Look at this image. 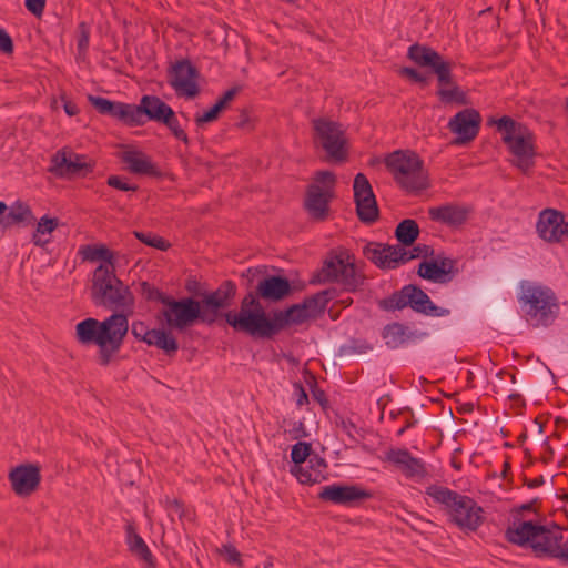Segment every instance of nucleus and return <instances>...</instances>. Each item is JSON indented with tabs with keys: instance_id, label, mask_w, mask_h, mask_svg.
<instances>
[{
	"instance_id": "1",
	"label": "nucleus",
	"mask_w": 568,
	"mask_h": 568,
	"mask_svg": "<svg viewBox=\"0 0 568 568\" xmlns=\"http://www.w3.org/2000/svg\"><path fill=\"white\" fill-rule=\"evenodd\" d=\"M124 322L120 314H111L103 321L84 318L75 325V339L83 346L97 345V363L106 367L118 356L128 335L129 324Z\"/></svg>"
},
{
	"instance_id": "2",
	"label": "nucleus",
	"mask_w": 568,
	"mask_h": 568,
	"mask_svg": "<svg viewBox=\"0 0 568 568\" xmlns=\"http://www.w3.org/2000/svg\"><path fill=\"white\" fill-rule=\"evenodd\" d=\"M505 538L513 545L529 546L537 557L566 561L568 544L562 545L564 535L556 524L546 526L518 519L507 527Z\"/></svg>"
},
{
	"instance_id": "3",
	"label": "nucleus",
	"mask_w": 568,
	"mask_h": 568,
	"mask_svg": "<svg viewBox=\"0 0 568 568\" xmlns=\"http://www.w3.org/2000/svg\"><path fill=\"white\" fill-rule=\"evenodd\" d=\"M90 295L93 304L124 316V324L134 313L135 298L130 287L115 274L114 267L100 264L93 272Z\"/></svg>"
},
{
	"instance_id": "4",
	"label": "nucleus",
	"mask_w": 568,
	"mask_h": 568,
	"mask_svg": "<svg viewBox=\"0 0 568 568\" xmlns=\"http://www.w3.org/2000/svg\"><path fill=\"white\" fill-rule=\"evenodd\" d=\"M243 277L248 278V284H252L257 280L255 291H250L241 301L240 312H226L224 313L225 322L239 333H245L242 326H239V318L246 317L247 314H254L257 312L258 306L251 305L250 298H254V302H260V298L271 302H277L287 296L291 292L290 281L280 275H264L260 268H247L242 274Z\"/></svg>"
},
{
	"instance_id": "5",
	"label": "nucleus",
	"mask_w": 568,
	"mask_h": 568,
	"mask_svg": "<svg viewBox=\"0 0 568 568\" xmlns=\"http://www.w3.org/2000/svg\"><path fill=\"white\" fill-rule=\"evenodd\" d=\"M251 305L258 306L257 312L239 318V326L245 329V334L253 337L272 338L290 325H300L311 318L302 303L293 304L286 310H277L266 314L261 302L250 298Z\"/></svg>"
},
{
	"instance_id": "6",
	"label": "nucleus",
	"mask_w": 568,
	"mask_h": 568,
	"mask_svg": "<svg viewBox=\"0 0 568 568\" xmlns=\"http://www.w3.org/2000/svg\"><path fill=\"white\" fill-rule=\"evenodd\" d=\"M426 495L442 506L448 520L464 531H476L484 523V509L471 497L448 487L430 485Z\"/></svg>"
},
{
	"instance_id": "7",
	"label": "nucleus",
	"mask_w": 568,
	"mask_h": 568,
	"mask_svg": "<svg viewBox=\"0 0 568 568\" xmlns=\"http://www.w3.org/2000/svg\"><path fill=\"white\" fill-rule=\"evenodd\" d=\"M385 166L406 193L417 194L430 186L423 159L412 150H396L385 158Z\"/></svg>"
},
{
	"instance_id": "8",
	"label": "nucleus",
	"mask_w": 568,
	"mask_h": 568,
	"mask_svg": "<svg viewBox=\"0 0 568 568\" xmlns=\"http://www.w3.org/2000/svg\"><path fill=\"white\" fill-rule=\"evenodd\" d=\"M365 280L366 276L355 264V256L348 250L338 247L327 253L321 271L311 283H337L346 292L354 293L362 290Z\"/></svg>"
},
{
	"instance_id": "9",
	"label": "nucleus",
	"mask_w": 568,
	"mask_h": 568,
	"mask_svg": "<svg viewBox=\"0 0 568 568\" xmlns=\"http://www.w3.org/2000/svg\"><path fill=\"white\" fill-rule=\"evenodd\" d=\"M518 302L527 322L534 327L551 325L559 314L557 297L546 286L521 283Z\"/></svg>"
},
{
	"instance_id": "10",
	"label": "nucleus",
	"mask_w": 568,
	"mask_h": 568,
	"mask_svg": "<svg viewBox=\"0 0 568 568\" xmlns=\"http://www.w3.org/2000/svg\"><path fill=\"white\" fill-rule=\"evenodd\" d=\"M148 121L165 125L174 138L189 144L190 140L187 134L181 128L175 112L156 95L145 94L140 99L138 105L133 104L132 126L144 125Z\"/></svg>"
},
{
	"instance_id": "11",
	"label": "nucleus",
	"mask_w": 568,
	"mask_h": 568,
	"mask_svg": "<svg viewBox=\"0 0 568 568\" xmlns=\"http://www.w3.org/2000/svg\"><path fill=\"white\" fill-rule=\"evenodd\" d=\"M336 176L332 171H316L313 182L305 189L303 207L310 219L325 222L331 214V202L335 197Z\"/></svg>"
},
{
	"instance_id": "12",
	"label": "nucleus",
	"mask_w": 568,
	"mask_h": 568,
	"mask_svg": "<svg viewBox=\"0 0 568 568\" xmlns=\"http://www.w3.org/2000/svg\"><path fill=\"white\" fill-rule=\"evenodd\" d=\"M363 255L378 268L395 270L398 266L420 256L425 258L433 256L434 248L430 245L418 244L412 250H406L400 245L368 242L363 247Z\"/></svg>"
},
{
	"instance_id": "13",
	"label": "nucleus",
	"mask_w": 568,
	"mask_h": 568,
	"mask_svg": "<svg viewBox=\"0 0 568 568\" xmlns=\"http://www.w3.org/2000/svg\"><path fill=\"white\" fill-rule=\"evenodd\" d=\"M378 306L387 312L410 307L416 313L433 317H444L450 314L448 308L435 305L426 292L415 284H407L395 291L388 297L381 300Z\"/></svg>"
},
{
	"instance_id": "14",
	"label": "nucleus",
	"mask_w": 568,
	"mask_h": 568,
	"mask_svg": "<svg viewBox=\"0 0 568 568\" xmlns=\"http://www.w3.org/2000/svg\"><path fill=\"white\" fill-rule=\"evenodd\" d=\"M161 315L170 328L180 332L196 322L206 324V316L201 310V303L193 297L174 300L170 296L161 311Z\"/></svg>"
},
{
	"instance_id": "15",
	"label": "nucleus",
	"mask_w": 568,
	"mask_h": 568,
	"mask_svg": "<svg viewBox=\"0 0 568 568\" xmlns=\"http://www.w3.org/2000/svg\"><path fill=\"white\" fill-rule=\"evenodd\" d=\"M315 136L327 154V161L342 163L347 160L346 136L342 125L327 119L313 120Z\"/></svg>"
},
{
	"instance_id": "16",
	"label": "nucleus",
	"mask_w": 568,
	"mask_h": 568,
	"mask_svg": "<svg viewBox=\"0 0 568 568\" xmlns=\"http://www.w3.org/2000/svg\"><path fill=\"white\" fill-rule=\"evenodd\" d=\"M94 162L84 154L74 153L71 150L62 149L51 158L49 172L55 176H87L92 173Z\"/></svg>"
},
{
	"instance_id": "17",
	"label": "nucleus",
	"mask_w": 568,
	"mask_h": 568,
	"mask_svg": "<svg viewBox=\"0 0 568 568\" xmlns=\"http://www.w3.org/2000/svg\"><path fill=\"white\" fill-rule=\"evenodd\" d=\"M353 190L358 220L368 225L375 223L379 217V210L372 185L364 173L355 175Z\"/></svg>"
},
{
	"instance_id": "18",
	"label": "nucleus",
	"mask_w": 568,
	"mask_h": 568,
	"mask_svg": "<svg viewBox=\"0 0 568 568\" xmlns=\"http://www.w3.org/2000/svg\"><path fill=\"white\" fill-rule=\"evenodd\" d=\"M503 141L515 156L514 164L519 170L527 172L534 166L536 138L528 128L519 129L516 135H504Z\"/></svg>"
},
{
	"instance_id": "19",
	"label": "nucleus",
	"mask_w": 568,
	"mask_h": 568,
	"mask_svg": "<svg viewBox=\"0 0 568 568\" xmlns=\"http://www.w3.org/2000/svg\"><path fill=\"white\" fill-rule=\"evenodd\" d=\"M236 291V284L231 280H226L215 291L203 295L200 303L201 310L206 316V325H213L221 315L220 310L226 308L232 304Z\"/></svg>"
},
{
	"instance_id": "20",
	"label": "nucleus",
	"mask_w": 568,
	"mask_h": 568,
	"mask_svg": "<svg viewBox=\"0 0 568 568\" xmlns=\"http://www.w3.org/2000/svg\"><path fill=\"white\" fill-rule=\"evenodd\" d=\"M199 77V70L190 62V60L184 59L172 65L169 83L179 97L192 99L200 92L197 84Z\"/></svg>"
},
{
	"instance_id": "21",
	"label": "nucleus",
	"mask_w": 568,
	"mask_h": 568,
	"mask_svg": "<svg viewBox=\"0 0 568 568\" xmlns=\"http://www.w3.org/2000/svg\"><path fill=\"white\" fill-rule=\"evenodd\" d=\"M407 57L422 68H429L438 82H447L449 67L453 62L445 60L442 54L430 47L414 43L408 48Z\"/></svg>"
},
{
	"instance_id": "22",
	"label": "nucleus",
	"mask_w": 568,
	"mask_h": 568,
	"mask_svg": "<svg viewBox=\"0 0 568 568\" xmlns=\"http://www.w3.org/2000/svg\"><path fill=\"white\" fill-rule=\"evenodd\" d=\"M41 478V467L33 463L20 464L8 474L12 491L21 498L29 497L36 493L40 486Z\"/></svg>"
},
{
	"instance_id": "23",
	"label": "nucleus",
	"mask_w": 568,
	"mask_h": 568,
	"mask_svg": "<svg viewBox=\"0 0 568 568\" xmlns=\"http://www.w3.org/2000/svg\"><path fill=\"white\" fill-rule=\"evenodd\" d=\"M457 261L438 254L432 261H423L419 263L417 274L419 277L433 283L446 284L454 280L458 274L456 267Z\"/></svg>"
},
{
	"instance_id": "24",
	"label": "nucleus",
	"mask_w": 568,
	"mask_h": 568,
	"mask_svg": "<svg viewBox=\"0 0 568 568\" xmlns=\"http://www.w3.org/2000/svg\"><path fill=\"white\" fill-rule=\"evenodd\" d=\"M385 460L393 464L406 478L422 480L428 476L425 463L405 448L389 449L385 454Z\"/></svg>"
},
{
	"instance_id": "25",
	"label": "nucleus",
	"mask_w": 568,
	"mask_h": 568,
	"mask_svg": "<svg viewBox=\"0 0 568 568\" xmlns=\"http://www.w3.org/2000/svg\"><path fill=\"white\" fill-rule=\"evenodd\" d=\"M481 116L475 109H464L456 113L448 122V128L453 133L458 134L457 144L473 141L480 129Z\"/></svg>"
},
{
	"instance_id": "26",
	"label": "nucleus",
	"mask_w": 568,
	"mask_h": 568,
	"mask_svg": "<svg viewBox=\"0 0 568 568\" xmlns=\"http://www.w3.org/2000/svg\"><path fill=\"white\" fill-rule=\"evenodd\" d=\"M471 213V206L454 202L428 209V216L433 222L444 224L450 229L462 227Z\"/></svg>"
},
{
	"instance_id": "27",
	"label": "nucleus",
	"mask_w": 568,
	"mask_h": 568,
	"mask_svg": "<svg viewBox=\"0 0 568 568\" xmlns=\"http://www.w3.org/2000/svg\"><path fill=\"white\" fill-rule=\"evenodd\" d=\"M372 493L357 485L333 484L318 493V498L336 505H353L356 501L372 498Z\"/></svg>"
},
{
	"instance_id": "28",
	"label": "nucleus",
	"mask_w": 568,
	"mask_h": 568,
	"mask_svg": "<svg viewBox=\"0 0 568 568\" xmlns=\"http://www.w3.org/2000/svg\"><path fill=\"white\" fill-rule=\"evenodd\" d=\"M90 104L102 115H109L132 126V110L133 104L111 101L103 97L88 95Z\"/></svg>"
},
{
	"instance_id": "29",
	"label": "nucleus",
	"mask_w": 568,
	"mask_h": 568,
	"mask_svg": "<svg viewBox=\"0 0 568 568\" xmlns=\"http://www.w3.org/2000/svg\"><path fill=\"white\" fill-rule=\"evenodd\" d=\"M564 213L556 209L542 210L537 220L536 230L540 239L548 243H559V230Z\"/></svg>"
},
{
	"instance_id": "30",
	"label": "nucleus",
	"mask_w": 568,
	"mask_h": 568,
	"mask_svg": "<svg viewBox=\"0 0 568 568\" xmlns=\"http://www.w3.org/2000/svg\"><path fill=\"white\" fill-rule=\"evenodd\" d=\"M121 159L133 174L146 175L158 179L163 176L161 169L154 162H152L149 155L141 151H124Z\"/></svg>"
},
{
	"instance_id": "31",
	"label": "nucleus",
	"mask_w": 568,
	"mask_h": 568,
	"mask_svg": "<svg viewBox=\"0 0 568 568\" xmlns=\"http://www.w3.org/2000/svg\"><path fill=\"white\" fill-rule=\"evenodd\" d=\"M34 221L36 217L30 205L21 200H17L1 216L0 226L2 230H8L14 225H30Z\"/></svg>"
},
{
	"instance_id": "32",
	"label": "nucleus",
	"mask_w": 568,
	"mask_h": 568,
	"mask_svg": "<svg viewBox=\"0 0 568 568\" xmlns=\"http://www.w3.org/2000/svg\"><path fill=\"white\" fill-rule=\"evenodd\" d=\"M308 468L311 473H306L307 475L301 470V466H293L291 473L304 485H314L326 479L327 464L324 458L316 454L311 456L308 458Z\"/></svg>"
},
{
	"instance_id": "33",
	"label": "nucleus",
	"mask_w": 568,
	"mask_h": 568,
	"mask_svg": "<svg viewBox=\"0 0 568 568\" xmlns=\"http://www.w3.org/2000/svg\"><path fill=\"white\" fill-rule=\"evenodd\" d=\"M436 92L439 101L444 104L466 105L468 103L467 94L460 89L453 78V64L449 67V75L447 82H438Z\"/></svg>"
},
{
	"instance_id": "34",
	"label": "nucleus",
	"mask_w": 568,
	"mask_h": 568,
	"mask_svg": "<svg viewBox=\"0 0 568 568\" xmlns=\"http://www.w3.org/2000/svg\"><path fill=\"white\" fill-rule=\"evenodd\" d=\"M126 532V545L132 555L141 559L149 567H154L155 561L154 557L143 540V538L135 531V528L132 524H128L125 527Z\"/></svg>"
},
{
	"instance_id": "35",
	"label": "nucleus",
	"mask_w": 568,
	"mask_h": 568,
	"mask_svg": "<svg viewBox=\"0 0 568 568\" xmlns=\"http://www.w3.org/2000/svg\"><path fill=\"white\" fill-rule=\"evenodd\" d=\"M79 254L82 256V260L95 262L102 261L104 267H114L115 268V254L111 250H109L104 244H88L82 245L79 250Z\"/></svg>"
},
{
	"instance_id": "36",
	"label": "nucleus",
	"mask_w": 568,
	"mask_h": 568,
	"mask_svg": "<svg viewBox=\"0 0 568 568\" xmlns=\"http://www.w3.org/2000/svg\"><path fill=\"white\" fill-rule=\"evenodd\" d=\"M334 288L323 290L312 296L305 297L302 304L311 318H316L318 315L324 313L327 304L334 298Z\"/></svg>"
},
{
	"instance_id": "37",
	"label": "nucleus",
	"mask_w": 568,
	"mask_h": 568,
	"mask_svg": "<svg viewBox=\"0 0 568 568\" xmlns=\"http://www.w3.org/2000/svg\"><path fill=\"white\" fill-rule=\"evenodd\" d=\"M59 225L58 217L43 215L37 223L36 230L32 234V243L41 248H44L51 241L50 235Z\"/></svg>"
},
{
	"instance_id": "38",
	"label": "nucleus",
	"mask_w": 568,
	"mask_h": 568,
	"mask_svg": "<svg viewBox=\"0 0 568 568\" xmlns=\"http://www.w3.org/2000/svg\"><path fill=\"white\" fill-rule=\"evenodd\" d=\"M412 336L408 328L400 323L387 324L382 332V337L385 339V344L390 348H397L407 342Z\"/></svg>"
},
{
	"instance_id": "39",
	"label": "nucleus",
	"mask_w": 568,
	"mask_h": 568,
	"mask_svg": "<svg viewBox=\"0 0 568 568\" xmlns=\"http://www.w3.org/2000/svg\"><path fill=\"white\" fill-rule=\"evenodd\" d=\"M420 233L418 223L413 219H405L399 222L395 229V237L398 245L405 247L410 246L418 239Z\"/></svg>"
},
{
	"instance_id": "40",
	"label": "nucleus",
	"mask_w": 568,
	"mask_h": 568,
	"mask_svg": "<svg viewBox=\"0 0 568 568\" xmlns=\"http://www.w3.org/2000/svg\"><path fill=\"white\" fill-rule=\"evenodd\" d=\"M372 349L373 346L367 341L353 338L339 348V355L345 358L359 357Z\"/></svg>"
},
{
	"instance_id": "41",
	"label": "nucleus",
	"mask_w": 568,
	"mask_h": 568,
	"mask_svg": "<svg viewBox=\"0 0 568 568\" xmlns=\"http://www.w3.org/2000/svg\"><path fill=\"white\" fill-rule=\"evenodd\" d=\"M133 234L143 244L160 251H166L171 246L166 240L153 232L134 231Z\"/></svg>"
},
{
	"instance_id": "42",
	"label": "nucleus",
	"mask_w": 568,
	"mask_h": 568,
	"mask_svg": "<svg viewBox=\"0 0 568 568\" xmlns=\"http://www.w3.org/2000/svg\"><path fill=\"white\" fill-rule=\"evenodd\" d=\"M154 346L162 349L166 355H174L179 349L176 338L164 329L161 331L159 337L153 342Z\"/></svg>"
},
{
	"instance_id": "43",
	"label": "nucleus",
	"mask_w": 568,
	"mask_h": 568,
	"mask_svg": "<svg viewBox=\"0 0 568 568\" xmlns=\"http://www.w3.org/2000/svg\"><path fill=\"white\" fill-rule=\"evenodd\" d=\"M312 445L306 442H297L292 447L291 459L294 463V466H301L305 464L308 458L312 456Z\"/></svg>"
},
{
	"instance_id": "44",
	"label": "nucleus",
	"mask_w": 568,
	"mask_h": 568,
	"mask_svg": "<svg viewBox=\"0 0 568 568\" xmlns=\"http://www.w3.org/2000/svg\"><path fill=\"white\" fill-rule=\"evenodd\" d=\"M141 294L145 297L148 301H158L162 303L163 305L170 297L165 293L161 292L159 288L154 287L148 282L141 283Z\"/></svg>"
},
{
	"instance_id": "45",
	"label": "nucleus",
	"mask_w": 568,
	"mask_h": 568,
	"mask_svg": "<svg viewBox=\"0 0 568 568\" xmlns=\"http://www.w3.org/2000/svg\"><path fill=\"white\" fill-rule=\"evenodd\" d=\"M489 123H496L498 126V130L505 131L504 135H516L517 131H519V129L526 128L521 123H517L515 120H513L511 118H509L507 115L500 118L497 121L490 120Z\"/></svg>"
},
{
	"instance_id": "46",
	"label": "nucleus",
	"mask_w": 568,
	"mask_h": 568,
	"mask_svg": "<svg viewBox=\"0 0 568 568\" xmlns=\"http://www.w3.org/2000/svg\"><path fill=\"white\" fill-rule=\"evenodd\" d=\"M106 184L111 187L124 192H136L139 190V186L136 184H130L126 182L125 178H121L119 175H110L106 180Z\"/></svg>"
},
{
	"instance_id": "47",
	"label": "nucleus",
	"mask_w": 568,
	"mask_h": 568,
	"mask_svg": "<svg viewBox=\"0 0 568 568\" xmlns=\"http://www.w3.org/2000/svg\"><path fill=\"white\" fill-rule=\"evenodd\" d=\"M399 74L408 78L415 83L427 84V78L414 68L404 67L399 70Z\"/></svg>"
},
{
	"instance_id": "48",
	"label": "nucleus",
	"mask_w": 568,
	"mask_h": 568,
	"mask_svg": "<svg viewBox=\"0 0 568 568\" xmlns=\"http://www.w3.org/2000/svg\"><path fill=\"white\" fill-rule=\"evenodd\" d=\"M290 425L292 427L287 432L292 439H301L308 436L303 420L290 422Z\"/></svg>"
},
{
	"instance_id": "49",
	"label": "nucleus",
	"mask_w": 568,
	"mask_h": 568,
	"mask_svg": "<svg viewBox=\"0 0 568 568\" xmlns=\"http://www.w3.org/2000/svg\"><path fill=\"white\" fill-rule=\"evenodd\" d=\"M224 552H225V559L229 564H233L239 567H243V560L241 558V552L233 545L224 546Z\"/></svg>"
},
{
	"instance_id": "50",
	"label": "nucleus",
	"mask_w": 568,
	"mask_h": 568,
	"mask_svg": "<svg viewBox=\"0 0 568 568\" xmlns=\"http://www.w3.org/2000/svg\"><path fill=\"white\" fill-rule=\"evenodd\" d=\"M14 45L10 34L2 28H0V51L4 54H11Z\"/></svg>"
},
{
	"instance_id": "51",
	"label": "nucleus",
	"mask_w": 568,
	"mask_h": 568,
	"mask_svg": "<svg viewBox=\"0 0 568 568\" xmlns=\"http://www.w3.org/2000/svg\"><path fill=\"white\" fill-rule=\"evenodd\" d=\"M220 113L213 108V105L207 110L205 111L202 115H196L195 116V123L201 126L203 125L204 123H210V122H213L215 120H217Z\"/></svg>"
},
{
	"instance_id": "52",
	"label": "nucleus",
	"mask_w": 568,
	"mask_h": 568,
	"mask_svg": "<svg viewBox=\"0 0 568 568\" xmlns=\"http://www.w3.org/2000/svg\"><path fill=\"white\" fill-rule=\"evenodd\" d=\"M26 8L36 17H41L45 7V0H24Z\"/></svg>"
},
{
	"instance_id": "53",
	"label": "nucleus",
	"mask_w": 568,
	"mask_h": 568,
	"mask_svg": "<svg viewBox=\"0 0 568 568\" xmlns=\"http://www.w3.org/2000/svg\"><path fill=\"white\" fill-rule=\"evenodd\" d=\"M149 329L150 328L142 321H135L131 325V333L139 341H142V338L145 337V334Z\"/></svg>"
},
{
	"instance_id": "54",
	"label": "nucleus",
	"mask_w": 568,
	"mask_h": 568,
	"mask_svg": "<svg viewBox=\"0 0 568 568\" xmlns=\"http://www.w3.org/2000/svg\"><path fill=\"white\" fill-rule=\"evenodd\" d=\"M294 388L296 390V405L298 407L308 403V396L301 383H295Z\"/></svg>"
},
{
	"instance_id": "55",
	"label": "nucleus",
	"mask_w": 568,
	"mask_h": 568,
	"mask_svg": "<svg viewBox=\"0 0 568 568\" xmlns=\"http://www.w3.org/2000/svg\"><path fill=\"white\" fill-rule=\"evenodd\" d=\"M312 396L313 398L321 404L322 407H326L328 404L326 394L324 390L317 388L316 386L312 389Z\"/></svg>"
},
{
	"instance_id": "56",
	"label": "nucleus",
	"mask_w": 568,
	"mask_h": 568,
	"mask_svg": "<svg viewBox=\"0 0 568 568\" xmlns=\"http://www.w3.org/2000/svg\"><path fill=\"white\" fill-rule=\"evenodd\" d=\"M82 29L81 36L78 40V48L85 50L89 45V32L85 30V23L82 22L79 26Z\"/></svg>"
},
{
	"instance_id": "57",
	"label": "nucleus",
	"mask_w": 568,
	"mask_h": 568,
	"mask_svg": "<svg viewBox=\"0 0 568 568\" xmlns=\"http://www.w3.org/2000/svg\"><path fill=\"white\" fill-rule=\"evenodd\" d=\"M162 329H149L145 334V337L142 338V342L146 343L149 346H154V341L159 337Z\"/></svg>"
},
{
	"instance_id": "58",
	"label": "nucleus",
	"mask_w": 568,
	"mask_h": 568,
	"mask_svg": "<svg viewBox=\"0 0 568 568\" xmlns=\"http://www.w3.org/2000/svg\"><path fill=\"white\" fill-rule=\"evenodd\" d=\"M241 88L234 87L227 90L221 98L226 105L235 98V95L240 92Z\"/></svg>"
},
{
	"instance_id": "59",
	"label": "nucleus",
	"mask_w": 568,
	"mask_h": 568,
	"mask_svg": "<svg viewBox=\"0 0 568 568\" xmlns=\"http://www.w3.org/2000/svg\"><path fill=\"white\" fill-rule=\"evenodd\" d=\"M63 109L69 116H73L79 113L78 105L74 102L69 101V100H64Z\"/></svg>"
},
{
	"instance_id": "60",
	"label": "nucleus",
	"mask_w": 568,
	"mask_h": 568,
	"mask_svg": "<svg viewBox=\"0 0 568 568\" xmlns=\"http://www.w3.org/2000/svg\"><path fill=\"white\" fill-rule=\"evenodd\" d=\"M341 426L349 437H354L353 430L356 429V426L352 420H342Z\"/></svg>"
},
{
	"instance_id": "61",
	"label": "nucleus",
	"mask_w": 568,
	"mask_h": 568,
	"mask_svg": "<svg viewBox=\"0 0 568 568\" xmlns=\"http://www.w3.org/2000/svg\"><path fill=\"white\" fill-rule=\"evenodd\" d=\"M544 483H545L544 476H539V477L534 478V479H525L524 484L528 488H537V487H540L541 485H544Z\"/></svg>"
},
{
	"instance_id": "62",
	"label": "nucleus",
	"mask_w": 568,
	"mask_h": 568,
	"mask_svg": "<svg viewBox=\"0 0 568 568\" xmlns=\"http://www.w3.org/2000/svg\"><path fill=\"white\" fill-rule=\"evenodd\" d=\"M539 504V498H534L532 500H530L529 503H526V504H523L519 506V508L517 509L518 513L520 511H530V510H534V506Z\"/></svg>"
},
{
	"instance_id": "63",
	"label": "nucleus",
	"mask_w": 568,
	"mask_h": 568,
	"mask_svg": "<svg viewBox=\"0 0 568 568\" xmlns=\"http://www.w3.org/2000/svg\"><path fill=\"white\" fill-rule=\"evenodd\" d=\"M566 237H568V221H566L564 216L559 230V242H561Z\"/></svg>"
},
{
	"instance_id": "64",
	"label": "nucleus",
	"mask_w": 568,
	"mask_h": 568,
	"mask_svg": "<svg viewBox=\"0 0 568 568\" xmlns=\"http://www.w3.org/2000/svg\"><path fill=\"white\" fill-rule=\"evenodd\" d=\"M248 120H250V118H248L247 111L245 109L241 110L237 126L244 128L247 124Z\"/></svg>"
}]
</instances>
